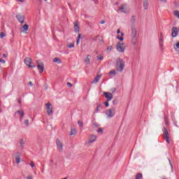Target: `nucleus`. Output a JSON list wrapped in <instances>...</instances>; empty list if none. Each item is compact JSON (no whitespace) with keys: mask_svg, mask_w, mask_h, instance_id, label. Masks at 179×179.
I'll list each match as a JSON object with an SVG mask.
<instances>
[{"mask_svg":"<svg viewBox=\"0 0 179 179\" xmlns=\"http://www.w3.org/2000/svg\"><path fill=\"white\" fill-rule=\"evenodd\" d=\"M67 86L70 87H73V84L70 83H67Z\"/></svg>","mask_w":179,"mask_h":179,"instance_id":"42","label":"nucleus"},{"mask_svg":"<svg viewBox=\"0 0 179 179\" xmlns=\"http://www.w3.org/2000/svg\"><path fill=\"white\" fill-rule=\"evenodd\" d=\"M36 64H37V69L39 71L40 73H43L44 71V64L43 62L40 60L36 61Z\"/></svg>","mask_w":179,"mask_h":179,"instance_id":"9","label":"nucleus"},{"mask_svg":"<svg viewBox=\"0 0 179 179\" xmlns=\"http://www.w3.org/2000/svg\"><path fill=\"white\" fill-rule=\"evenodd\" d=\"M74 31L76 33H79V24L77 22H74Z\"/></svg>","mask_w":179,"mask_h":179,"instance_id":"18","label":"nucleus"},{"mask_svg":"<svg viewBox=\"0 0 179 179\" xmlns=\"http://www.w3.org/2000/svg\"><path fill=\"white\" fill-rule=\"evenodd\" d=\"M161 1H162V2H166V0H161Z\"/></svg>","mask_w":179,"mask_h":179,"instance_id":"53","label":"nucleus"},{"mask_svg":"<svg viewBox=\"0 0 179 179\" xmlns=\"http://www.w3.org/2000/svg\"><path fill=\"white\" fill-rule=\"evenodd\" d=\"M29 30V26L28 24H24L20 28V33H24L25 34H27V31Z\"/></svg>","mask_w":179,"mask_h":179,"instance_id":"13","label":"nucleus"},{"mask_svg":"<svg viewBox=\"0 0 179 179\" xmlns=\"http://www.w3.org/2000/svg\"><path fill=\"white\" fill-rule=\"evenodd\" d=\"M0 63L5 64H6V61L3 59H1L0 58Z\"/></svg>","mask_w":179,"mask_h":179,"instance_id":"37","label":"nucleus"},{"mask_svg":"<svg viewBox=\"0 0 179 179\" xmlns=\"http://www.w3.org/2000/svg\"><path fill=\"white\" fill-rule=\"evenodd\" d=\"M131 8L127 3L122 4L118 8V12L120 13L128 14L130 13Z\"/></svg>","mask_w":179,"mask_h":179,"instance_id":"3","label":"nucleus"},{"mask_svg":"<svg viewBox=\"0 0 179 179\" xmlns=\"http://www.w3.org/2000/svg\"><path fill=\"white\" fill-rule=\"evenodd\" d=\"M24 141L22 139H21L20 141V145L22 148L24 147Z\"/></svg>","mask_w":179,"mask_h":179,"instance_id":"33","label":"nucleus"},{"mask_svg":"<svg viewBox=\"0 0 179 179\" xmlns=\"http://www.w3.org/2000/svg\"><path fill=\"white\" fill-rule=\"evenodd\" d=\"M62 179H67V178H62Z\"/></svg>","mask_w":179,"mask_h":179,"instance_id":"54","label":"nucleus"},{"mask_svg":"<svg viewBox=\"0 0 179 179\" xmlns=\"http://www.w3.org/2000/svg\"><path fill=\"white\" fill-rule=\"evenodd\" d=\"M30 166H31V168H34L35 167V164L34 162H30Z\"/></svg>","mask_w":179,"mask_h":179,"instance_id":"38","label":"nucleus"},{"mask_svg":"<svg viewBox=\"0 0 179 179\" xmlns=\"http://www.w3.org/2000/svg\"><path fill=\"white\" fill-rule=\"evenodd\" d=\"M78 124L79 127H83V122L82 121L79 120L78 122Z\"/></svg>","mask_w":179,"mask_h":179,"instance_id":"40","label":"nucleus"},{"mask_svg":"<svg viewBox=\"0 0 179 179\" xmlns=\"http://www.w3.org/2000/svg\"><path fill=\"white\" fill-rule=\"evenodd\" d=\"M28 85H29V86H32L33 85V84H32V83L31 81L29 82Z\"/></svg>","mask_w":179,"mask_h":179,"instance_id":"47","label":"nucleus"},{"mask_svg":"<svg viewBox=\"0 0 179 179\" xmlns=\"http://www.w3.org/2000/svg\"><path fill=\"white\" fill-rule=\"evenodd\" d=\"M3 58H7V56L6 55V54H3Z\"/></svg>","mask_w":179,"mask_h":179,"instance_id":"49","label":"nucleus"},{"mask_svg":"<svg viewBox=\"0 0 179 179\" xmlns=\"http://www.w3.org/2000/svg\"><path fill=\"white\" fill-rule=\"evenodd\" d=\"M116 48L117 52L122 53L126 50V44L122 42H117Z\"/></svg>","mask_w":179,"mask_h":179,"instance_id":"4","label":"nucleus"},{"mask_svg":"<svg viewBox=\"0 0 179 179\" xmlns=\"http://www.w3.org/2000/svg\"><path fill=\"white\" fill-rule=\"evenodd\" d=\"M52 62H53L54 63H57V64H61L62 62V60H61V59H59L58 57H55V59H53Z\"/></svg>","mask_w":179,"mask_h":179,"instance_id":"21","label":"nucleus"},{"mask_svg":"<svg viewBox=\"0 0 179 179\" xmlns=\"http://www.w3.org/2000/svg\"><path fill=\"white\" fill-rule=\"evenodd\" d=\"M164 122L166 123V126L169 125V120L166 118H164Z\"/></svg>","mask_w":179,"mask_h":179,"instance_id":"36","label":"nucleus"},{"mask_svg":"<svg viewBox=\"0 0 179 179\" xmlns=\"http://www.w3.org/2000/svg\"><path fill=\"white\" fill-rule=\"evenodd\" d=\"M24 124L26 125V127H28L29 126V120H26L24 121Z\"/></svg>","mask_w":179,"mask_h":179,"instance_id":"39","label":"nucleus"},{"mask_svg":"<svg viewBox=\"0 0 179 179\" xmlns=\"http://www.w3.org/2000/svg\"><path fill=\"white\" fill-rule=\"evenodd\" d=\"M67 47H68L69 48H74V43H69V44L67 45Z\"/></svg>","mask_w":179,"mask_h":179,"instance_id":"31","label":"nucleus"},{"mask_svg":"<svg viewBox=\"0 0 179 179\" xmlns=\"http://www.w3.org/2000/svg\"><path fill=\"white\" fill-rule=\"evenodd\" d=\"M91 57H92L90 55H87L85 59H84V63L86 64H90Z\"/></svg>","mask_w":179,"mask_h":179,"instance_id":"19","label":"nucleus"},{"mask_svg":"<svg viewBox=\"0 0 179 179\" xmlns=\"http://www.w3.org/2000/svg\"><path fill=\"white\" fill-rule=\"evenodd\" d=\"M105 98L108 100V102L110 101L113 99V94L109 92H104Z\"/></svg>","mask_w":179,"mask_h":179,"instance_id":"15","label":"nucleus"},{"mask_svg":"<svg viewBox=\"0 0 179 179\" xmlns=\"http://www.w3.org/2000/svg\"><path fill=\"white\" fill-rule=\"evenodd\" d=\"M159 47L161 48V50H163V43H159Z\"/></svg>","mask_w":179,"mask_h":179,"instance_id":"43","label":"nucleus"},{"mask_svg":"<svg viewBox=\"0 0 179 179\" xmlns=\"http://www.w3.org/2000/svg\"><path fill=\"white\" fill-rule=\"evenodd\" d=\"M142 178H143L142 173H137V175L136 176V179H142Z\"/></svg>","mask_w":179,"mask_h":179,"instance_id":"29","label":"nucleus"},{"mask_svg":"<svg viewBox=\"0 0 179 179\" xmlns=\"http://www.w3.org/2000/svg\"><path fill=\"white\" fill-rule=\"evenodd\" d=\"M173 49L176 52H179V41L174 44Z\"/></svg>","mask_w":179,"mask_h":179,"instance_id":"20","label":"nucleus"},{"mask_svg":"<svg viewBox=\"0 0 179 179\" xmlns=\"http://www.w3.org/2000/svg\"><path fill=\"white\" fill-rule=\"evenodd\" d=\"M149 7V3L148 1H143V8L145 10H148V8Z\"/></svg>","mask_w":179,"mask_h":179,"instance_id":"23","label":"nucleus"},{"mask_svg":"<svg viewBox=\"0 0 179 179\" xmlns=\"http://www.w3.org/2000/svg\"><path fill=\"white\" fill-rule=\"evenodd\" d=\"M96 140H97V136L96 135H90L89 140H87L85 142V145H89L90 143H94L96 141Z\"/></svg>","mask_w":179,"mask_h":179,"instance_id":"10","label":"nucleus"},{"mask_svg":"<svg viewBox=\"0 0 179 179\" xmlns=\"http://www.w3.org/2000/svg\"><path fill=\"white\" fill-rule=\"evenodd\" d=\"M115 90H114L113 91V93H114V92H115Z\"/></svg>","mask_w":179,"mask_h":179,"instance_id":"56","label":"nucleus"},{"mask_svg":"<svg viewBox=\"0 0 179 179\" xmlns=\"http://www.w3.org/2000/svg\"><path fill=\"white\" fill-rule=\"evenodd\" d=\"M113 50V46H108V48H106V51L111 52Z\"/></svg>","mask_w":179,"mask_h":179,"instance_id":"34","label":"nucleus"},{"mask_svg":"<svg viewBox=\"0 0 179 179\" xmlns=\"http://www.w3.org/2000/svg\"><path fill=\"white\" fill-rule=\"evenodd\" d=\"M101 77V75H97V76L95 77V78H94V81L92 82V83H97L100 80Z\"/></svg>","mask_w":179,"mask_h":179,"instance_id":"22","label":"nucleus"},{"mask_svg":"<svg viewBox=\"0 0 179 179\" xmlns=\"http://www.w3.org/2000/svg\"><path fill=\"white\" fill-rule=\"evenodd\" d=\"M105 113L108 118H113L116 113V109L115 108L108 109L106 110Z\"/></svg>","mask_w":179,"mask_h":179,"instance_id":"5","label":"nucleus"},{"mask_svg":"<svg viewBox=\"0 0 179 179\" xmlns=\"http://www.w3.org/2000/svg\"><path fill=\"white\" fill-rule=\"evenodd\" d=\"M16 17H17V20H18V22H20V23H24V15H17L16 16Z\"/></svg>","mask_w":179,"mask_h":179,"instance_id":"17","label":"nucleus"},{"mask_svg":"<svg viewBox=\"0 0 179 179\" xmlns=\"http://www.w3.org/2000/svg\"><path fill=\"white\" fill-rule=\"evenodd\" d=\"M100 24H105V21L104 20H101L99 22Z\"/></svg>","mask_w":179,"mask_h":179,"instance_id":"45","label":"nucleus"},{"mask_svg":"<svg viewBox=\"0 0 179 179\" xmlns=\"http://www.w3.org/2000/svg\"><path fill=\"white\" fill-rule=\"evenodd\" d=\"M27 179H32V176H28L26 178Z\"/></svg>","mask_w":179,"mask_h":179,"instance_id":"46","label":"nucleus"},{"mask_svg":"<svg viewBox=\"0 0 179 179\" xmlns=\"http://www.w3.org/2000/svg\"><path fill=\"white\" fill-rule=\"evenodd\" d=\"M174 15L176 17H177L179 20V11L175 10L174 11Z\"/></svg>","mask_w":179,"mask_h":179,"instance_id":"30","label":"nucleus"},{"mask_svg":"<svg viewBox=\"0 0 179 179\" xmlns=\"http://www.w3.org/2000/svg\"><path fill=\"white\" fill-rule=\"evenodd\" d=\"M81 38H82V35L79 34L77 38V45H79V41H80Z\"/></svg>","mask_w":179,"mask_h":179,"instance_id":"28","label":"nucleus"},{"mask_svg":"<svg viewBox=\"0 0 179 179\" xmlns=\"http://www.w3.org/2000/svg\"><path fill=\"white\" fill-rule=\"evenodd\" d=\"M98 133H103V130L101 128H99Z\"/></svg>","mask_w":179,"mask_h":179,"instance_id":"44","label":"nucleus"},{"mask_svg":"<svg viewBox=\"0 0 179 179\" xmlns=\"http://www.w3.org/2000/svg\"><path fill=\"white\" fill-rule=\"evenodd\" d=\"M54 163V159H50V164H53Z\"/></svg>","mask_w":179,"mask_h":179,"instance_id":"52","label":"nucleus"},{"mask_svg":"<svg viewBox=\"0 0 179 179\" xmlns=\"http://www.w3.org/2000/svg\"><path fill=\"white\" fill-rule=\"evenodd\" d=\"M159 43H163V38H161L159 39Z\"/></svg>","mask_w":179,"mask_h":179,"instance_id":"50","label":"nucleus"},{"mask_svg":"<svg viewBox=\"0 0 179 179\" xmlns=\"http://www.w3.org/2000/svg\"><path fill=\"white\" fill-rule=\"evenodd\" d=\"M17 102H18V103H21L22 100H21L20 99H17Z\"/></svg>","mask_w":179,"mask_h":179,"instance_id":"48","label":"nucleus"},{"mask_svg":"<svg viewBox=\"0 0 179 179\" xmlns=\"http://www.w3.org/2000/svg\"><path fill=\"white\" fill-rule=\"evenodd\" d=\"M48 0H44V1H48Z\"/></svg>","mask_w":179,"mask_h":179,"instance_id":"57","label":"nucleus"},{"mask_svg":"<svg viewBox=\"0 0 179 179\" xmlns=\"http://www.w3.org/2000/svg\"><path fill=\"white\" fill-rule=\"evenodd\" d=\"M103 59V56H101V55H98L97 56V60L98 61H101Z\"/></svg>","mask_w":179,"mask_h":179,"instance_id":"32","label":"nucleus"},{"mask_svg":"<svg viewBox=\"0 0 179 179\" xmlns=\"http://www.w3.org/2000/svg\"><path fill=\"white\" fill-rule=\"evenodd\" d=\"M130 27L131 28V43L133 45H136V41H137V39H136L137 31L136 28V20L134 17H132L131 18V25Z\"/></svg>","mask_w":179,"mask_h":179,"instance_id":"1","label":"nucleus"},{"mask_svg":"<svg viewBox=\"0 0 179 179\" xmlns=\"http://www.w3.org/2000/svg\"><path fill=\"white\" fill-rule=\"evenodd\" d=\"M125 66L123 59L117 58L116 60V69L118 72L122 73Z\"/></svg>","mask_w":179,"mask_h":179,"instance_id":"2","label":"nucleus"},{"mask_svg":"<svg viewBox=\"0 0 179 179\" xmlns=\"http://www.w3.org/2000/svg\"><path fill=\"white\" fill-rule=\"evenodd\" d=\"M104 105L106 106V107H108L109 106V103L108 101H106L105 103H104Z\"/></svg>","mask_w":179,"mask_h":179,"instance_id":"41","label":"nucleus"},{"mask_svg":"<svg viewBox=\"0 0 179 179\" xmlns=\"http://www.w3.org/2000/svg\"><path fill=\"white\" fill-rule=\"evenodd\" d=\"M148 0H143V1H148Z\"/></svg>","mask_w":179,"mask_h":179,"instance_id":"55","label":"nucleus"},{"mask_svg":"<svg viewBox=\"0 0 179 179\" xmlns=\"http://www.w3.org/2000/svg\"><path fill=\"white\" fill-rule=\"evenodd\" d=\"M163 179H167V178H164Z\"/></svg>","mask_w":179,"mask_h":179,"instance_id":"59","label":"nucleus"},{"mask_svg":"<svg viewBox=\"0 0 179 179\" xmlns=\"http://www.w3.org/2000/svg\"><path fill=\"white\" fill-rule=\"evenodd\" d=\"M163 133H164V139H166V143L169 144L170 137H169V131H167L166 128H163Z\"/></svg>","mask_w":179,"mask_h":179,"instance_id":"11","label":"nucleus"},{"mask_svg":"<svg viewBox=\"0 0 179 179\" xmlns=\"http://www.w3.org/2000/svg\"><path fill=\"white\" fill-rule=\"evenodd\" d=\"M16 114H20L22 118H23L24 115V111L22 110H17Z\"/></svg>","mask_w":179,"mask_h":179,"instance_id":"25","label":"nucleus"},{"mask_svg":"<svg viewBox=\"0 0 179 179\" xmlns=\"http://www.w3.org/2000/svg\"><path fill=\"white\" fill-rule=\"evenodd\" d=\"M45 110L49 116L53 114V107L50 103H47L45 104Z\"/></svg>","mask_w":179,"mask_h":179,"instance_id":"6","label":"nucleus"},{"mask_svg":"<svg viewBox=\"0 0 179 179\" xmlns=\"http://www.w3.org/2000/svg\"><path fill=\"white\" fill-rule=\"evenodd\" d=\"M101 42L103 43V40H101Z\"/></svg>","mask_w":179,"mask_h":179,"instance_id":"58","label":"nucleus"},{"mask_svg":"<svg viewBox=\"0 0 179 179\" xmlns=\"http://www.w3.org/2000/svg\"><path fill=\"white\" fill-rule=\"evenodd\" d=\"M24 64L29 68H36V65L33 64L32 59L30 57H27L24 59Z\"/></svg>","mask_w":179,"mask_h":179,"instance_id":"8","label":"nucleus"},{"mask_svg":"<svg viewBox=\"0 0 179 179\" xmlns=\"http://www.w3.org/2000/svg\"><path fill=\"white\" fill-rule=\"evenodd\" d=\"M6 36V34H4L3 32H1L0 34V38L2 39Z\"/></svg>","mask_w":179,"mask_h":179,"instance_id":"35","label":"nucleus"},{"mask_svg":"<svg viewBox=\"0 0 179 179\" xmlns=\"http://www.w3.org/2000/svg\"><path fill=\"white\" fill-rule=\"evenodd\" d=\"M178 31H179V29H178Z\"/></svg>","mask_w":179,"mask_h":179,"instance_id":"60","label":"nucleus"},{"mask_svg":"<svg viewBox=\"0 0 179 179\" xmlns=\"http://www.w3.org/2000/svg\"><path fill=\"white\" fill-rule=\"evenodd\" d=\"M17 1H20L21 3H24V0H16Z\"/></svg>","mask_w":179,"mask_h":179,"instance_id":"51","label":"nucleus"},{"mask_svg":"<svg viewBox=\"0 0 179 179\" xmlns=\"http://www.w3.org/2000/svg\"><path fill=\"white\" fill-rule=\"evenodd\" d=\"M178 29L176 27L171 28V37L176 38L178 36Z\"/></svg>","mask_w":179,"mask_h":179,"instance_id":"14","label":"nucleus"},{"mask_svg":"<svg viewBox=\"0 0 179 179\" xmlns=\"http://www.w3.org/2000/svg\"><path fill=\"white\" fill-rule=\"evenodd\" d=\"M56 146H57V150H58V152H63L64 144L62 141L59 140V138H57Z\"/></svg>","mask_w":179,"mask_h":179,"instance_id":"7","label":"nucleus"},{"mask_svg":"<svg viewBox=\"0 0 179 179\" xmlns=\"http://www.w3.org/2000/svg\"><path fill=\"white\" fill-rule=\"evenodd\" d=\"M117 39L120 40V41H124V33L123 32H121L120 29H117Z\"/></svg>","mask_w":179,"mask_h":179,"instance_id":"12","label":"nucleus"},{"mask_svg":"<svg viewBox=\"0 0 179 179\" xmlns=\"http://www.w3.org/2000/svg\"><path fill=\"white\" fill-rule=\"evenodd\" d=\"M77 134V131L76 129H71L70 136H75Z\"/></svg>","mask_w":179,"mask_h":179,"instance_id":"26","label":"nucleus"},{"mask_svg":"<svg viewBox=\"0 0 179 179\" xmlns=\"http://www.w3.org/2000/svg\"><path fill=\"white\" fill-rule=\"evenodd\" d=\"M102 108L103 106L101 104H99L98 106L96 107V109L94 111V114L99 113Z\"/></svg>","mask_w":179,"mask_h":179,"instance_id":"24","label":"nucleus"},{"mask_svg":"<svg viewBox=\"0 0 179 179\" xmlns=\"http://www.w3.org/2000/svg\"><path fill=\"white\" fill-rule=\"evenodd\" d=\"M15 160L16 161L17 164H20L21 162L20 153L16 152L15 153Z\"/></svg>","mask_w":179,"mask_h":179,"instance_id":"16","label":"nucleus"},{"mask_svg":"<svg viewBox=\"0 0 179 179\" xmlns=\"http://www.w3.org/2000/svg\"><path fill=\"white\" fill-rule=\"evenodd\" d=\"M116 74H117V73H116V71L115 70H112V71H110V72H109V75L110 76H116Z\"/></svg>","mask_w":179,"mask_h":179,"instance_id":"27","label":"nucleus"}]
</instances>
